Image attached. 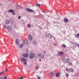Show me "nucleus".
Masks as SVG:
<instances>
[{
    "instance_id": "nucleus-45",
    "label": "nucleus",
    "mask_w": 79,
    "mask_h": 79,
    "mask_svg": "<svg viewBox=\"0 0 79 79\" xmlns=\"http://www.w3.org/2000/svg\"><path fill=\"white\" fill-rule=\"evenodd\" d=\"M78 36H79V34H78Z\"/></svg>"
},
{
    "instance_id": "nucleus-33",
    "label": "nucleus",
    "mask_w": 79,
    "mask_h": 79,
    "mask_svg": "<svg viewBox=\"0 0 79 79\" xmlns=\"http://www.w3.org/2000/svg\"><path fill=\"white\" fill-rule=\"evenodd\" d=\"M0 79H4V78H3L2 77H0Z\"/></svg>"
},
{
    "instance_id": "nucleus-14",
    "label": "nucleus",
    "mask_w": 79,
    "mask_h": 79,
    "mask_svg": "<svg viewBox=\"0 0 79 79\" xmlns=\"http://www.w3.org/2000/svg\"><path fill=\"white\" fill-rule=\"evenodd\" d=\"M60 75V73L59 72H58V73L56 74V77H58Z\"/></svg>"
},
{
    "instance_id": "nucleus-6",
    "label": "nucleus",
    "mask_w": 79,
    "mask_h": 79,
    "mask_svg": "<svg viewBox=\"0 0 79 79\" xmlns=\"http://www.w3.org/2000/svg\"><path fill=\"white\" fill-rule=\"evenodd\" d=\"M46 37H48V38H52V36L51 34H48L46 35Z\"/></svg>"
},
{
    "instance_id": "nucleus-19",
    "label": "nucleus",
    "mask_w": 79,
    "mask_h": 79,
    "mask_svg": "<svg viewBox=\"0 0 79 79\" xmlns=\"http://www.w3.org/2000/svg\"><path fill=\"white\" fill-rule=\"evenodd\" d=\"M24 44H20L19 45V48H22L23 47V46Z\"/></svg>"
},
{
    "instance_id": "nucleus-17",
    "label": "nucleus",
    "mask_w": 79,
    "mask_h": 79,
    "mask_svg": "<svg viewBox=\"0 0 79 79\" xmlns=\"http://www.w3.org/2000/svg\"><path fill=\"white\" fill-rule=\"evenodd\" d=\"M14 11L13 10H9V12H10V13H13L14 12Z\"/></svg>"
},
{
    "instance_id": "nucleus-27",
    "label": "nucleus",
    "mask_w": 79,
    "mask_h": 79,
    "mask_svg": "<svg viewBox=\"0 0 79 79\" xmlns=\"http://www.w3.org/2000/svg\"><path fill=\"white\" fill-rule=\"evenodd\" d=\"M69 64L70 65H72V63L71 62L69 63Z\"/></svg>"
},
{
    "instance_id": "nucleus-4",
    "label": "nucleus",
    "mask_w": 79,
    "mask_h": 79,
    "mask_svg": "<svg viewBox=\"0 0 79 79\" xmlns=\"http://www.w3.org/2000/svg\"><path fill=\"white\" fill-rule=\"evenodd\" d=\"M63 61L64 62L68 63L69 62V60L68 59H67L66 58H64L63 59Z\"/></svg>"
},
{
    "instance_id": "nucleus-46",
    "label": "nucleus",
    "mask_w": 79,
    "mask_h": 79,
    "mask_svg": "<svg viewBox=\"0 0 79 79\" xmlns=\"http://www.w3.org/2000/svg\"><path fill=\"white\" fill-rule=\"evenodd\" d=\"M78 24H79V23Z\"/></svg>"
},
{
    "instance_id": "nucleus-34",
    "label": "nucleus",
    "mask_w": 79,
    "mask_h": 79,
    "mask_svg": "<svg viewBox=\"0 0 79 79\" xmlns=\"http://www.w3.org/2000/svg\"><path fill=\"white\" fill-rule=\"evenodd\" d=\"M39 29H43L42 27H40Z\"/></svg>"
},
{
    "instance_id": "nucleus-42",
    "label": "nucleus",
    "mask_w": 79,
    "mask_h": 79,
    "mask_svg": "<svg viewBox=\"0 0 79 79\" xmlns=\"http://www.w3.org/2000/svg\"><path fill=\"white\" fill-rule=\"evenodd\" d=\"M28 50L27 49L26 50V52H28Z\"/></svg>"
},
{
    "instance_id": "nucleus-15",
    "label": "nucleus",
    "mask_w": 79,
    "mask_h": 79,
    "mask_svg": "<svg viewBox=\"0 0 79 79\" xmlns=\"http://www.w3.org/2000/svg\"><path fill=\"white\" fill-rule=\"evenodd\" d=\"M69 70L70 72H73V70L72 68H70Z\"/></svg>"
},
{
    "instance_id": "nucleus-7",
    "label": "nucleus",
    "mask_w": 79,
    "mask_h": 79,
    "mask_svg": "<svg viewBox=\"0 0 79 79\" xmlns=\"http://www.w3.org/2000/svg\"><path fill=\"white\" fill-rule=\"evenodd\" d=\"M34 55H35V54L34 53H31L30 56V58L31 59H32L33 58V57H34Z\"/></svg>"
},
{
    "instance_id": "nucleus-21",
    "label": "nucleus",
    "mask_w": 79,
    "mask_h": 79,
    "mask_svg": "<svg viewBox=\"0 0 79 79\" xmlns=\"http://www.w3.org/2000/svg\"><path fill=\"white\" fill-rule=\"evenodd\" d=\"M62 47H63L64 48H65L66 47V46L64 44H62Z\"/></svg>"
},
{
    "instance_id": "nucleus-8",
    "label": "nucleus",
    "mask_w": 79,
    "mask_h": 79,
    "mask_svg": "<svg viewBox=\"0 0 79 79\" xmlns=\"http://www.w3.org/2000/svg\"><path fill=\"white\" fill-rule=\"evenodd\" d=\"M28 39L30 40H32V37L31 35H28Z\"/></svg>"
},
{
    "instance_id": "nucleus-10",
    "label": "nucleus",
    "mask_w": 79,
    "mask_h": 79,
    "mask_svg": "<svg viewBox=\"0 0 79 79\" xmlns=\"http://www.w3.org/2000/svg\"><path fill=\"white\" fill-rule=\"evenodd\" d=\"M58 54H59V55L60 56H62L64 54V53L63 52H58Z\"/></svg>"
},
{
    "instance_id": "nucleus-30",
    "label": "nucleus",
    "mask_w": 79,
    "mask_h": 79,
    "mask_svg": "<svg viewBox=\"0 0 79 79\" xmlns=\"http://www.w3.org/2000/svg\"><path fill=\"white\" fill-rule=\"evenodd\" d=\"M21 17L20 16H19V17H18V19H21Z\"/></svg>"
},
{
    "instance_id": "nucleus-32",
    "label": "nucleus",
    "mask_w": 79,
    "mask_h": 79,
    "mask_svg": "<svg viewBox=\"0 0 79 79\" xmlns=\"http://www.w3.org/2000/svg\"><path fill=\"white\" fill-rule=\"evenodd\" d=\"M5 71L6 72H7L8 71V69L7 68H6L5 69Z\"/></svg>"
},
{
    "instance_id": "nucleus-13",
    "label": "nucleus",
    "mask_w": 79,
    "mask_h": 79,
    "mask_svg": "<svg viewBox=\"0 0 79 79\" xmlns=\"http://www.w3.org/2000/svg\"><path fill=\"white\" fill-rule=\"evenodd\" d=\"M23 57L27 58L28 57V53H27L23 55Z\"/></svg>"
},
{
    "instance_id": "nucleus-12",
    "label": "nucleus",
    "mask_w": 79,
    "mask_h": 79,
    "mask_svg": "<svg viewBox=\"0 0 79 79\" xmlns=\"http://www.w3.org/2000/svg\"><path fill=\"white\" fill-rule=\"evenodd\" d=\"M10 22V20H6V22H5V23H6V24H8Z\"/></svg>"
},
{
    "instance_id": "nucleus-39",
    "label": "nucleus",
    "mask_w": 79,
    "mask_h": 79,
    "mask_svg": "<svg viewBox=\"0 0 79 79\" xmlns=\"http://www.w3.org/2000/svg\"><path fill=\"white\" fill-rule=\"evenodd\" d=\"M66 70V71H68V69L67 68L66 69V70Z\"/></svg>"
},
{
    "instance_id": "nucleus-25",
    "label": "nucleus",
    "mask_w": 79,
    "mask_h": 79,
    "mask_svg": "<svg viewBox=\"0 0 79 79\" xmlns=\"http://www.w3.org/2000/svg\"><path fill=\"white\" fill-rule=\"evenodd\" d=\"M44 54H46V52H47V51H46V50H44Z\"/></svg>"
},
{
    "instance_id": "nucleus-22",
    "label": "nucleus",
    "mask_w": 79,
    "mask_h": 79,
    "mask_svg": "<svg viewBox=\"0 0 79 79\" xmlns=\"http://www.w3.org/2000/svg\"><path fill=\"white\" fill-rule=\"evenodd\" d=\"M4 72H1L0 73V75H2L3 74Z\"/></svg>"
},
{
    "instance_id": "nucleus-11",
    "label": "nucleus",
    "mask_w": 79,
    "mask_h": 79,
    "mask_svg": "<svg viewBox=\"0 0 79 79\" xmlns=\"http://www.w3.org/2000/svg\"><path fill=\"white\" fill-rule=\"evenodd\" d=\"M64 22H65V23H67L69 21V20L66 18L64 19Z\"/></svg>"
},
{
    "instance_id": "nucleus-29",
    "label": "nucleus",
    "mask_w": 79,
    "mask_h": 79,
    "mask_svg": "<svg viewBox=\"0 0 79 79\" xmlns=\"http://www.w3.org/2000/svg\"><path fill=\"white\" fill-rule=\"evenodd\" d=\"M3 78H4V79H7V76H6Z\"/></svg>"
},
{
    "instance_id": "nucleus-37",
    "label": "nucleus",
    "mask_w": 79,
    "mask_h": 79,
    "mask_svg": "<svg viewBox=\"0 0 79 79\" xmlns=\"http://www.w3.org/2000/svg\"><path fill=\"white\" fill-rule=\"evenodd\" d=\"M75 37H78V35H75Z\"/></svg>"
},
{
    "instance_id": "nucleus-5",
    "label": "nucleus",
    "mask_w": 79,
    "mask_h": 79,
    "mask_svg": "<svg viewBox=\"0 0 79 79\" xmlns=\"http://www.w3.org/2000/svg\"><path fill=\"white\" fill-rule=\"evenodd\" d=\"M38 56L40 57V58L41 59H43L44 58V56L43 54H39L38 55Z\"/></svg>"
},
{
    "instance_id": "nucleus-36",
    "label": "nucleus",
    "mask_w": 79,
    "mask_h": 79,
    "mask_svg": "<svg viewBox=\"0 0 79 79\" xmlns=\"http://www.w3.org/2000/svg\"><path fill=\"white\" fill-rule=\"evenodd\" d=\"M5 28L6 29V27L5 25H4Z\"/></svg>"
},
{
    "instance_id": "nucleus-1",
    "label": "nucleus",
    "mask_w": 79,
    "mask_h": 79,
    "mask_svg": "<svg viewBox=\"0 0 79 79\" xmlns=\"http://www.w3.org/2000/svg\"><path fill=\"white\" fill-rule=\"evenodd\" d=\"M21 61L23 62H24V64L25 65H26L27 64V63H26L27 60L26 59L24 58H21Z\"/></svg>"
},
{
    "instance_id": "nucleus-2",
    "label": "nucleus",
    "mask_w": 79,
    "mask_h": 79,
    "mask_svg": "<svg viewBox=\"0 0 79 79\" xmlns=\"http://www.w3.org/2000/svg\"><path fill=\"white\" fill-rule=\"evenodd\" d=\"M26 10L27 11L30 13H33L34 12V10H32L28 8H26Z\"/></svg>"
},
{
    "instance_id": "nucleus-41",
    "label": "nucleus",
    "mask_w": 79,
    "mask_h": 79,
    "mask_svg": "<svg viewBox=\"0 0 79 79\" xmlns=\"http://www.w3.org/2000/svg\"><path fill=\"white\" fill-rule=\"evenodd\" d=\"M53 23H56V22H53Z\"/></svg>"
},
{
    "instance_id": "nucleus-44",
    "label": "nucleus",
    "mask_w": 79,
    "mask_h": 79,
    "mask_svg": "<svg viewBox=\"0 0 79 79\" xmlns=\"http://www.w3.org/2000/svg\"><path fill=\"white\" fill-rule=\"evenodd\" d=\"M41 59H40V60H39V61H41Z\"/></svg>"
},
{
    "instance_id": "nucleus-18",
    "label": "nucleus",
    "mask_w": 79,
    "mask_h": 79,
    "mask_svg": "<svg viewBox=\"0 0 79 79\" xmlns=\"http://www.w3.org/2000/svg\"><path fill=\"white\" fill-rule=\"evenodd\" d=\"M50 74L52 76H54V73H52V72H51L50 73Z\"/></svg>"
},
{
    "instance_id": "nucleus-43",
    "label": "nucleus",
    "mask_w": 79,
    "mask_h": 79,
    "mask_svg": "<svg viewBox=\"0 0 79 79\" xmlns=\"http://www.w3.org/2000/svg\"><path fill=\"white\" fill-rule=\"evenodd\" d=\"M78 48H79V44L78 45Z\"/></svg>"
},
{
    "instance_id": "nucleus-40",
    "label": "nucleus",
    "mask_w": 79,
    "mask_h": 79,
    "mask_svg": "<svg viewBox=\"0 0 79 79\" xmlns=\"http://www.w3.org/2000/svg\"><path fill=\"white\" fill-rule=\"evenodd\" d=\"M12 14L13 15H15V13H12Z\"/></svg>"
},
{
    "instance_id": "nucleus-26",
    "label": "nucleus",
    "mask_w": 79,
    "mask_h": 79,
    "mask_svg": "<svg viewBox=\"0 0 79 79\" xmlns=\"http://www.w3.org/2000/svg\"><path fill=\"white\" fill-rule=\"evenodd\" d=\"M27 27H31V25L30 24H29L27 25Z\"/></svg>"
},
{
    "instance_id": "nucleus-38",
    "label": "nucleus",
    "mask_w": 79,
    "mask_h": 79,
    "mask_svg": "<svg viewBox=\"0 0 79 79\" xmlns=\"http://www.w3.org/2000/svg\"><path fill=\"white\" fill-rule=\"evenodd\" d=\"M35 67L36 68H39V67H38V66H35Z\"/></svg>"
},
{
    "instance_id": "nucleus-28",
    "label": "nucleus",
    "mask_w": 79,
    "mask_h": 79,
    "mask_svg": "<svg viewBox=\"0 0 79 79\" xmlns=\"http://www.w3.org/2000/svg\"><path fill=\"white\" fill-rule=\"evenodd\" d=\"M40 4H36V6L38 7L39 6H40Z\"/></svg>"
},
{
    "instance_id": "nucleus-3",
    "label": "nucleus",
    "mask_w": 79,
    "mask_h": 79,
    "mask_svg": "<svg viewBox=\"0 0 79 79\" xmlns=\"http://www.w3.org/2000/svg\"><path fill=\"white\" fill-rule=\"evenodd\" d=\"M7 29L9 32H11L12 30V29L11 27L9 26H7Z\"/></svg>"
},
{
    "instance_id": "nucleus-31",
    "label": "nucleus",
    "mask_w": 79,
    "mask_h": 79,
    "mask_svg": "<svg viewBox=\"0 0 79 79\" xmlns=\"http://www.w3.org/2000/svg\"><path fill=\"white\" fill-rule=\"evenodd\" d=\"M23 77H21L20 78H19V79H23Z\"/></svg>"
},
{
    "instance_id": "nucleus-24",
    "label": "nucleus",
    "mask_w": 79,
    "mask_h": 79,
    "mask_svg": "<svg viewBox=\"0 0 79 79\" xmlns=\"http://www.w3.org/2000/svg\"><path fill=\"white\" fill-rule=\"evenodd\" d=\"M75 45H77V47H78V45H79V44H78L77 43H75Z\"/></svg>"
},
{
    "instance_id": "nucleus-9",
    "label": "nucleus",
    "mask_w": 79,
    "mask_h": 79,
    "mask_svg": "<svg viewBox=\"0 0 79 79\" xmlns=\"http://www.w3.org/2000/svg\"><path fill=\"white\" fill-rule=\"evenodd\" d=\"M23 43L26 44H28V41L27 40H24L23 41Z\"/></svg>"
},
{
    "instance_id": "nucleus-16",
    "label": "nucleus",
    "mask_w": 79,
    "mask_h": 79,
    "mask_svg": "<svg viewBox=\"0 0 79 79\" xmlns=\"http://www.w3.org/2000/svg\"><path fill=\"white\" fill-rule=\"evenodd\" d=\"M16 43L17 45H18L19 44V40L18 39H16Z\"/></svg>"
},
{
    "instance_id": "nucleus-20",
    "label": "nucleus",
    "mask_w": 79,
    "mask_h": 79,
    "mask_svg": "<svg viewBox=\"0 0 79 79\" xmlns=\"http://www.w3.org/2000/svg\"><path fill=\"white\" fill-rule=\"evenodd\" d=\"M33 44H35V45L37 44V43L35 41H33Z\"/></svg>"
},
{
    "instance_id": "nucleus-23",
    "label": "nucleus",
    "mask_w": 79,
    "mask_h": 79,
    "mask_svg": "<svg viewBox=\"0 0 79 79\" xmlns=\"http://www.w3.org/2000/svg\"><path fill=\"white\" fill-rule=\"evenodd\" d=\"M69 75L68 73H66V74H65V76L67 77H68Z\"/></svg>"
},
{
    "instance_id": "nucleus-35",
    "label": "nucleus",
    "mask_w": 79,
    "mask_h": 79,
    "mask_svg": "<svg viewBox=\"0 0 79 79\" xmlns=\"http://www.w3.org/2000/svg\"><path fill=\"white\" fill-rule=\"evenodd\" d=\"M38 79H41V78L40 77H38Z\"/></svg>"
}]
</instances>
